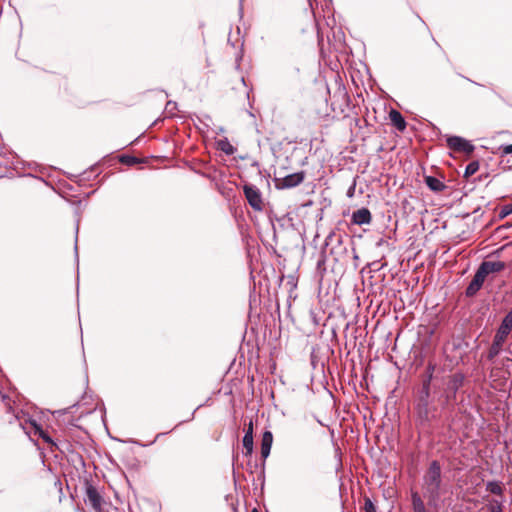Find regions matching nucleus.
<instances>
[{"instance_id": "obj_1", "label": "nucleus", "mask_w": 512, "mask_h": 512, "mask_svg": "<svg viewBox=\"0 0 512 512\" xmlns=\"http://www.w3.org/2000/svg\"><path fill=\"white\" fill-rule=\"evenodd\" d=\"M421 489L423 497L430 507L438 508L442 497L448 493V484L442 477V469L438 461H432L422 477Z\"/></svg>"}, {"instance_id": "obj_2", "label": "nucleus", "mask_w": 512, "mask_h": 512, "mask_svg": "<svg viewBox=\"0 0 512 512\" xmlns=\"http://www.w3.org/2000/svg\"><path fill=\"white\" fill-rule=\"evenodd\" d=\"M512 330V309L503 318L488 352V359L493 360L499 355L503 344Z\"/></svg>"}, {"instance_id": "obj_3", "label": "nucleus", "mask_w": 512, "mask_h": 512, "mask_svg": "<svg viewBox=\"0 0 512 512\" xmlns=\"http://www.w3.org/2000/svg\"><path fill=\"white\" fill-rule=\"evenodd\" d=\"M243 190L249 205L254 210L261 211L263 209V201L259 189L254 185H245Z\"/></svg>"}, {"instance_id": "obj_4", "label": "nucleus", "mask_w": 512, "mask_h": 512, "mask_svg": "<svg viewBox=\"0 0 512 512\" xmlns=\"http://www.w3.org/2000/svg\"><path fill=\"white\" fill-rule=\"evenodd\" d=\"M448 147L456 152H462L467 155L471 154L474 151V145H472L466 139L459 136H450L447 138Z\"/></svg>"}, {"instance_id": "obj_5", "label": "nucleus", "mask_w": 512, "mask_h": 512, "mask_svg": "<svg viewBox=\"0 0 512 512\" xmlns=\"http://www.w3.org/2000/svg\"><path fill=\"white\" fill-rule=\"evenodd\" d=\"M304 172L289 174L282 179H277L276 186L281 189L293 188L301 184L304 180Z\"/></svg>"}, {"instance_id": "obj_6", "label": "nucleus", "mask_w": 512, "mask_h": 512, "mask_svg": "<svg viewBox=\"0 0 512 512\" xmlns=\"http://www.w3.org/2000/svg\"><path fill=\"white\" fill-rule=\"evenodd\" d=\"M430 379L431 375L428 377L426 381L423 383V395L420 398V401L417 405L418 414L422 419L428 418V397H429V388H430Z\"/></svg>"}, {"instance_id": "obj_7", "label": "nucleus", "mask_w": 512, "mask_h": 512, "mask_svg": "<svg viewBox=\"0 0 512 512\" xmlns=\"http://www.w3.org/2000/svg\"><path fill=\"white\" fill-rule=\"evenodd\" d=\"M485 278H486L485 273L479 267L478 270L476 271L472 281L470 282V284L468 285V287L466 289V295L467 296L475 295L482 287V285L485 281Z\"/></svg>"}, {"instance_id": "obj_8", "label": "nucleus", "mask_w": 512, "mask_h": 512, "mask_svg": "<svg viewBox=\"0 0 512 512\" xmlns=\"http://www.w3.org/2000/svg\"><path fill=\"white\" fill-rule=\"evenodd\" d=\"M86 497H87V502L91 505V507L96 512H99L101 510V506H102V497L94 486H92V485L87 486Z\"/></svg>"}, {"instance_id": "obj_9", "label": "nucleus", "mask_w": 512, "mask_h": 512, "mask_svg": "<svg viewBox=\"0 0 512 512\" xmlns=\"http://www.w3.org/2000/svg\"><path fill=\"white\" fill-rule=\"evenodd\" d=\"M372 221V216L367 208H361L353 212L352 222L357 225L369 224Z\"/></svg>"}, {"instance_id": "obj_10", "label": "nucleus", "mask_w": 512, "mask_h": 512, "mask_svg": "<svg viewBox=\"0 0 512 512\" xmlns=\"http://www.w3.org/2000/svg\"><path fill=\"white\" fill-rule=\"evenodd\" d=\"M480 268L483 270L485 275H489L491 273H497L502 271L505 268V263L502 261H484Z\"/></svg>"}, {"instance_id": "obj_11", "label": "nucleus", "mask_w": 512, "mask_h": 512, "mask_svg": "<svg viewBox=\"0 0 512 512\" xmlns=\"http://www.w3.org/2000/svg\"><path fill=\"white\" fill-rule=\"evenodd\" d=\"M273 442V435L270 431H265L261 442V456L265 459L269 456Z\"/></svg>"}, {"instance_id": "obj_12", "label": "nucleus", "mask_w": 512, "mask_h": 512, "mask_svg": "<svg viewBox=\"0 0 512 512\" xmlns=\"http://www.w3.org/2000/svg\"><path fill=\"white\" fill-rule=\"evenodd\" d=\"M389 115L391 122L399 131H403L406 128V122L400 112L392 110Z\"/></svg>"}, {"instance_id": "obj_13", "label": "nucleus", "mask_w": 512, "mask_h": 512, "mask_svg": "<svg viewBox=\"0 0 512 512\" xmlns=\"http://www.w3.org/2000/svg\"><path fill=\"white\" fill-rule=\"evenodd\" d=\"M425 183L429 187V189H431L434 192L443 191L446 187L442 181L433 176H427L425 178Z\"/></svg>"}, {"instance_id": "obj_14", "label": "nucleus", "mask_w": 512, "mask_h": 512, "mask_svg": "<svg viewBox=\"0 0 512 512\" xmlns=\"http://www.w3.org/2000/svg\"><path fill=\"white\" fill-rule=\"evenodd\" d=\"M412 507L414 512H428L422 497L418 492H413L411 495Z\"/></svg>"}, {"instance_id": "obj_15", "label": "nucleus", "mask_w": 512, "mask_h": 512, "mask_svg": "<svg viewBox=\"0 0 512 512\" xmlns=\"http://www.w3.org/2000/svg\"><path fill=\"white\" fill-rule=\"evenodd\" d=\"M217 146L218 148L224 152L226 155H233L236 151V149L234 148V146L228 141L227 138H224V139H220L218 142H217Z\"/></svg>"}, {"instance_id": "obj_16", "label": "nucleus", "mask_w": 512, "mask_h": 512, "mask_svg": "<svg viewBox=\"0 0 512 512\" xmlns=\"http://www.w3.org/2000/svg\"><path fill=\"white\" fill-rule=\"evenodd\" d=\"M486 490L495 495H502L503 488L499 482L490 481L486 484Z\"/></svg>"}, {"instance_id": "obj_17", "label": "nucleus", "mask_w": 512, "mask_h": 512, "mask_svg": "<svg viewBox=\"0 0 512 512\" xmlns=\"http://www.w3.org/2000/svg\"><path fill=\"white\" fill-rule=\"evenodd\" d=\"M29 424L33 427L36 432H38L39 436L47 443L53 444L52 439L39 427V425L34 420H30Z\"/></svg>"}, {"instance_id": "obj_18", "label": "nucleus", "mask_w": 512, "mask_h": 512, "mask_svg": "<svg viewBox=\"0 0 512 512\" xmlns=\"http://www.w3.org/2000/svg\"><path fill=\"white\" fill-rule=\"evenodd\" d=\"M243 446L246 449L247 454H251L253 451V435L249 433H245L243 437Z\"/></svg>"}, {"instance_id": "obj_19", "label": "nucleus", "mask_w": 512, "mask_h": 512, "mask_svg": "<svg viewBox=\"0 0 512 512\" xmlns=\"http://www.w3.org/2000/svg\"><path fill=\"white\" fill-rule=\"evenodd\" d=\"M479 170V163L477 161L470 162L465 169V176L469 177L474 175Z\"/></svg>"}, {"instance_id": "obj_20", "label": "nucleus", "mask_w": 512, "mask_h": 512, "mask_svg": "<svg viewBox=\"0 0 512 512\" xmlns=\"http://www.w3.org/2000/svg\"><path fill=\"white\" fill-rule=\"evenodd\" d=\"M488 509L490 512H503L502 503L498 500L490 501V503L488 505Z\"/></svg>"}, {"instance_id": "obj_21", "label": "nucleus", "mask_w": 512, "mask_h": 512, "mask_svg": "<svg viewBox=\"0 0 512 512\" xmlns=\"http://www.w3.org/2000/svg\"><path fill=\"white\" fill-rule=\"evenodd\" d=\"M512 214V203L503 206L499 212V217L504 219L508 215Z\"/></svg>"}, {"instance_id": "obj_22", "label": "nucleus", "mask_w": 512, "mask_h": 512, "mask_svg": "<svg viewBox=\"0 0 512 512\" xmlns=\"http://www.w3.org/2000/svg\"><path fill=\"white\" fill-rule=\"evenodd\" d=\"M364 508H365V511H366V512H376V509H375L374 504H373V503H372V501H371L370 499H368V498L365 500Z\"/></svg>"}, {"instance_id": "obj_23", "label": "nucleus", "mask_w": 512, "mask_h": 512, "mask_svg": "<svg viewBox=\"0 0 512 512\" xmlns=\"http://www.w3.org/2000/svg\"><path fill=\"white\" fill-rule=\"evenodd\" d=\"M502 151L504 154H512V144L503 146Z\"/></svg>"}, {"instance_id": "obj_24", "label": "nucleus", "mask_w": 512, "mask_h": 512, "mask_svg": "<svg viewBox=\"0 0 512 512\" xmlns=\"http://www.w3.org/2000/svg\"><path fill=\"white\" fill-rule=\"evenodd\" d=\"M249 432H250V435H253V423H252V421L249 422L248 427H247L245 433H249Z\"/></svg>"}, {"instance_id": "obj_25", "label": "nucleus", "mask_w": 512, "mask_h": 512, "mask_svg": "<svg viewBox=\"0 0 512 512\" xmlns=\"http://www.w3.org/2000/svg\"><path fill=\"white\" fill-rule=\"evenodd\" d=\"M353 191H354V187H352V188L348 191V195H349V196H352Z\"/></svg>"}, {"instance_id": "obj_26", "label": "nucleus", "mask_w": 512, "mask_h": 512, "mask_svg": "<svg viewBox=\"0 0 512 512\" xmlns=\"http://www.w3.org/2000/svg\"><path fill=\"white\" fill-rule=\"evenodd\" d=\"M253 512H257V510H256V509H254V510H253Z\"/></svg>"}]
</instances>
